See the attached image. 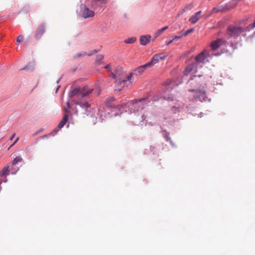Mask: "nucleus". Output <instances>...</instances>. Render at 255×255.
Segmentation results:
<instances>
[{
  "label": "nucleus",
  "mask_w": 255,
  "mask_h": 255,
  "mask_svg": "<svg viewBox=\"0 0 255 255\" xmlns=\"http://www.w3.org/2000/svg\"><path fill=\"white\" fill-rule=\"evenodd\" d=\"M151 36L149 35H142L140 37V43L142 45H145L149 42Z\"/></svg>",
  "instance_id": "obj_13"
},
{
  "label": "nucleus",
  "mask_w": 255,
  "mask_h": 255,
  "mask_svg": "<svg viewBox=\"0 0 255 255\" xmlns=\"http://www.w3.org/2000/svg\"><path fill=\"white\" fill-rule=\"evenodd\" d=\"M43 131V129L42 128H40L39 129V130H38L37 131H36L34 134H33V136H35L36 135H38V134H39L40 132H41L42 131Z\"/></svg>",
  "instance_id": "obj_26"
},
{
  "label": "nucleus",
  "mask_w": 255,
  "mask_h": 255,
  "mask_svg": "<svg viewBox=\"0 0 255 255\" xmlns=\"http://www.w3.org/2000/svg\"><path fill=\"white\" fill-rule=\"evenodd\" d=\"M224 41L221 39H217V40L212 41L210 44V47L212 50H216L220 47Z\"/></svg>",
  "instance_id": "obj_9"
},
{
  "label": "nucleus",
  "mask_w": 255,
  "mask_h": 255,
  "mask_svg": "<svg viewBox=\"0 0 255 255\" xmlns=\"http://www.w3.org/2000/svg\"><path fill=\"white\" fill-rule=\"evenodd\" d=\"M192 8V6L191 5H186L185 8L183 9V11H185L187 9H191Z\"/></svg>",
  "instance_id": "obj_27"
},
{
  "label": "nucleus",
  "mask_w": 255,
  "mask_h": 255,
  "mask_svg": "<svg viewBox=\"0 0 255 255\" xmlns=\"http://www.w3.org/2000/svg\"><path fill=\"white\" fill-rule=\"evenodd\" d=\"M253 26L254 27H255V22L253 23Z\"/></svg>",
  "instance_id": "obj_40"
},
{
  "label": "nucleus",
  "mask_w": 255,
  "mask_h": 255,
  "mask_svg": "<svg viewBox=\"0 0 255 255\" xmlns=\"http://www.w3.org/2000/svg\"><path fill=\"white\" fill-rule=\"evenodd\" d=\"M46 26L44 24H40L37 28L34 35L35 38L38 40L42 36L45 30Z\"/></svg>",
  "instance_id": "obj_6"
},
{
  "label": "nucleus",
  "mask_w": 255,
  "mask_h": 255,
  "mask_svg": "<svg viewBox=\"0 0 255 255\" xmlns=\"http://www.w3.org/2000/svg\"><path fill=\"white\" fill-rule=\"evenodd\" d=\"M136 37H132L128 38L127 39H125L124 40V42L126 43L132 44V43H133L136 41Z\"/></svg>",
  "instance_id": "obj_18"
},
{
  "label": "nucleus",
  "mask_w": 255,
  "mask_h": 255,
  "mask_svg": "<svg viewBox=\"0 0 255 255\" xmlns=\"http://www.w3.org/2000/svg\"><path fill=\"white\" fill-rule=\"evenodd\" d=\"M68 115L66 114L63 117L62 120L60 122V123H59V124L57 126V128H58V129L55 128V129H54L52 131H51L50 133V134L54 135V134L58 130V129L63 128L64 127V126L65 125V124L67 123V122L68 121Z\"/></svg>",
  "instance_id": "obj_7"
},
{
  "label": "nucleus",
  "mask_w": 255,
  "mask_h": 255,
  "mask_svg": "<svg viewBox=\"0 0 255 255\" xmlns=\"http://www.w3.org/2000/svg\"><path fill=\"white\" fill-rule=\"evenodd\" d=\"M59 80L57 81V83L58 84L59 83Z\"/></svg>",
  "instance_id": "obj_43"
},
{
  "label": "nucleus",
  "mask_w": 255,
  "mask_h": 255,
  "mask_svg": "<svg viewBox=\"0 0 255 255\" xmlns=\"http://www.w3.org/2000/svg\"><path fill=\"white\" fill-rule=\"evenodd\" d=\"M47 137V135L45 134L44 135H43L42 137V138H44V137Z\"/></svg>",
  "instance_id": "obj_38"
},
{
  "label": "nucleus",
  "mask_w": 255,
  "mask_h": 255,
  "mask_svg": "<svg viewBox=\"0 0 255 255\" xmlns=\"http://www.w3.org/2000/svg\"><path fill=\"white\" fill-rule=\"evenodd\" d=\"M73 101L76 105H79L81 107H82L83 108H88L90 106V105L87 102L82 103L81 102L75 101L74 99H73Z\"/></svg>",
  "instance_id": "obj_16"
},
{
  "label": "nucleus",
  "mask_w": 255,
  "mask_h": 255,
  "mask_svg": "<svg viewBox=\"0 0 255 255\" xmlns=\"http://www.w3.org/2000/svg\"><path fill=\"white\" fill-rule=\"evenodd\" d=\"M194 78H197V76H194Z\"/></svg>",
  "instance_id": "obj_44"
},
{
  "label": "nucleus",
  "mask_w": 255,
  "mask_h": 255,
  "mask_svg": "<svg viewBox=\"0 0 255 255\" xmlns=\"http://www.w3.org/2000/svg\"><path fill=\"white\" fill-rule=\"evenodd\" d=\"M104 58V56L103 55L100 54L97 55V61H100L102 60Z\"/></svg>",
  "instance_id": "obj_25"
},
{
  "label": "nucleus",
  "mask_w": 255,
  "mask_h": 255,
  "mask_svg": "<svg viewBox=\"0 0 255 255\" xmlns=\"http://www.w3.org/2000/svg\"><path fill=\"white\" fill-rule=\"evenodd\" d=\"M69 96L71 99H73L75 96L77 98H81V88H76L74 89L69 93Z\"/></svg>",
  "instance_id": "obj_10"
},
{
  "label": "nucleus",
  "mask_w": 255,
  "mask_h": 255,
  "mask_svg": "<svg viewBox=\"0 0 255 255\" xmlns=\"http://www.w3.org/2000/svg\"><path fill=\"white\" fill-rule=\"evenodd\" d=\"M190 92H195V95L200 101H205L207 99L206 93L204 90H189Z\"/></svg>",
  "instance_id": "obj_5"
},
{
  "label": "nucleus",
  "mask_w": 255,
  "mask_h": 255,
  "mask_svg": "<svg viewBox=\"0 0 255 255\" xmlns=\"http://www.w3.org/2000/svg\"><path fill=\"white\" fill-rule=\"evenodd\" d=\"M18 140H19V137H17L16 138V139L14 140V141L13 142V143L10 146L9 149L10 148H11V147H12L18 141Z\"/></svg>",
  "instance_id": "obj_29"
},
{
  "label": "nucleus",
  "mask_w": 255,
  "mask_h": 255,
  "mask_svg": "<svg viewBox=\"0 0 255 255\" xmlns=\"http://www.w3.org/2000/svg\"><path fill=\"white\" fill-rule=\"evenodd\" d=\"M18 167H16V168L12 167L11 169H9L11 171V173L12 174H14L16 173V172L18 170Z\"/></svg>",
  "instance_id": "obj_23"
},
{
  "label": "nucleus",
  "mask_w": 255,
  "mask_h": 255,
  "mask_svg": "<svg viewBox=\"0 0 255 255\" xmlns=\"http://www.w3.org/2000/svg\"><path fill=\"white\" fill-rule=\"evenodd\" d=\"M205 53H206V51L204 50L202 52H201L200 53H199L198 55H197L196 56V57H195L196 61L199 63L203 62L206 58Z\"/></svg>",
  "instance_id": "obj_14"
},
{
  "label": "nucleus",
  "mask_w": 255,
  "mask_h": 255,
  "mask_svg": "<svg viewBox=\"0 0 255 255\" xmlns=\"http://www.w3.org/2000/svg\"><path fill=\"white\" fill-rule=\"evenodd\" d=\"M193 66L191 65L187 66L184 71V74L187 75L193 69Z\"/></svg>",
  "instance_id": "obj_20"
},
{
  "label": "nucleus",
  "mask_w": 255,
  "mask_h": 255,
  "mask_svg": "<svg viewBox=\"0 0 255 255\" xmlns=\"http://www.w3.org/2000/svg\"><path fill=\"white\" fill-rule=\"evenodd\" d=\"M110 67V65L109 64L107 65L105 67V69H109Z\"/></svg>",
  "instance_id": "obj_35"
},
{
  "label": "nucleus",
  "mask_w": 255,
  "mask_h": 255,
  "mask_svg": "<svg viewBox=\"0 0 255 255\" xmlns=\"http://www.w3.org/2000/svg\"><path fill=\"white\" fill-rule=\"evenodd\" d=\"M144 106H145V105H144L142 104L141 108V109L144 108Z\"/></svg>",
  "instance_id": "obj_39"
},
{
  "label": "nucleus",
  "mask_w": 255,
  "mask_h": 255,
  "mask_svg": "<svg viewBox=\"0 0 255 255\" xmlns=\"http://www.w3.org/2000/svg\"><path fill=\"white\" fill-rule=\"evenodd\" d=\"M10 165L9 164L5 166L3 169L0 171V176H3L7 175V173L10 171Z\"/></svg>",
  "instance_id": "obj_15"
},
{
  "label": "nucleus",
  "mask_w": 255,
  "mask_h": 255,
  "mask_svg": "<svg viewBox=\"0 0 255 255\" xmlns=\"http://www.w3.org/2000/svg\"><path fill=\"white\" fill-rule=\"evenodd\" d=\"M173 41V40H172V39L171 40H170V41H168L166 42V45H169L170 44H171L172 42Z\"/></svg>",
  "instance_id": "obj_31"
},
{
  "label": "nucleus",
  "mask_w": 255,
  "mask_h": 255,
  "mask_svg": "<svg viewBox=\"0 0 255 255\" xmlns=\"http://www.w3.org/2000/svg\"><path fill=\"white\" fill-rule=\"evenodd\" d=\"M201 13V11H198L196 12L194 15H193L189 19V21L192 24L196 23L200 19V15Z\"/></svg>",
  "instance_id": "obj_12"
},
{
  "label": "nucleus",
  "mask_w": 255,
  "mask_h": 255,
  "mask_svg": "<svg viewBox=\"0 0 255 255\" xmlns=\"http://www.w3.org/2000/svg\"><path fill=\"white\" fill-rule=\"evenodd\" d=\"M124 69L121 67H117L114 72L112 73L113 78L116 79V86L119 90H121V88L128 86L132 83L131 80L132 73L126 77L124 76Z\"/></svg>",
  "instance_id": "obj_1"
},
{
  "label": "nucleus",
  "mask_w": 255,
  "mask_h": 255,
  "mask_svg": "<svg viewBox=\"0 0 255 255\" xmlns=\"http://www.w3.org/2000/svg\"><path fill=\"white\" fill-rule=\"evenodd\" d=\"M167 28H168V26H165V27L157 30V31L155 33V37H157V36H159L160 34H161V33H162V32H163V31H164Z\"/></svg>",
  "instance_id": "obj_17"
},
{
  "label": "nucleus",
  "mask_w": 255,
  "mask_h": 255,
  "mask_svg": "<svg viewBox=\"0 0 255 255\" xmlns=\"http://www.w3.org/2000/svg\"><path fill=\"white\" fill-rule=\"evenodd\" d=\"M244 31V28L237 25H230L227 27L226 34L229 37H237Z\"/></svg>",
  "instance_id": "obj_2"
},
{
  "label": "nucleus",
  "mask_w": 255,
  "mask_h": 255,
  "mask_svg": "<svg viewBox=\"0 0 255 255\" xmlns=\"http://www.w3.org/2000/svg\"><path fill=\"white\" fill-rule=\"evenodd\" d=\"M23 37L22 35H20L18 36L16 39V41L17 42H20L23 40Z\"/></svg>",
  "instance_id": "obj_24"
},
{
  "label": "nucleus",
  "mask_w": 255,
  "mask_h": 255,
  "mask_svg": "<svg viewBox=\"0 0 255 255\" xmlns=\"http://www.w3.org/2000/svg\"><path fill=\"white\" fill-rule=\"evenodd\" d=\"M194 30V29L193 28H190L189 29H188L187 30H186L185 32H184L182 34V36H186L187 35H188L189 34L191 33V32H192Z\"/></svg>",
  "instance_id": "obj_21"
},
{
  "label": "nucleus",
  "mask_w": 255,
  "mask_h": 255,
  "mask_svg": "<svg viewBox=\"0 0 255 255\" xmlns=\"http://www.w3.org/2000/svg\"><path fill=\"white\" fill-rule=\"evenodd\" d=\"M144 100H145V99H144V98H141V99H139V100H135V102L136 103H137V102H142V101H144Z\"/></svg>",
  "instance_id": "obj_30"
},
{
  "label": "nucleus",
  "mask_w": 255,
  "mask_h": 255,
  "mask_svg": "<svg viewBox=\"0 0 255 255\" xmlns=\"http://www.w3.org/2000/svg\"><path fill=\"white\" fill-rule=\"evenodd\" d=\"M92 54H93V53H90V54H88V55L90 56V55H91Z\"/></svg>",
  "instance_id": "obj_41"
},
{
  "label": "nucleus",
  "mask_w": 255,
  "mask_h": 255,
  "mask_svg": "<svg viewBox=\"0 0 255 255\" xmlns=\"http://www.w3.org/2000/svg\"><path fill=\"white\" fill-rule=\"evenodd\" d=\"M82 6V11L81 13V15L83 18H84V19H86L88 18L93 17L94 16L95 13L94 11L90 9L85 5H83Z\"/></svg>",
  "instance_id": "obj_4"
},
{
  "label": "nucleus",
  "mask_w": 255,
  "mask_h": 255,
  "mask_svg": "<svg viewBox=\"0 0 255 255\" xmlns=\"http://www.w3.org/2000/svg\"><path fill=\"white\" fill-rule=\"evenodd\" d=\"M30 68H29V66H25V67H24L22 70H29L30 69Z\"/></svg>",
  "instance_id": "obj_33"
},
{
  "label": "nucleus",
  "mask_w": 255,
  "mask_h": 255,
  "mask_svg": "<svg viewBox=\"0 0 255 255\" xmlns=\"http://www.w3.org/2000/svg\"><path fill=\"white\" fill-rule=\"evenodd\" d=\"M93 91V89L90 88L88 86H84L81 89V97L83 98L89 95Z\"/></svg>",
  "instance_id": "obj_11"
},
{
  "label": "nucleus",
  "mask_w": 255,
  "mask_h": 255,
  "mask_svg": "<svg viewBox=\"0 0 255 255\" xmlns=\"http://www.w3.org/2000/svg\"><path fill=\"white\" fill-rule=\"evenodd\" d=\"M168 56V54L166 52H162L155 54L152 58L151 61L148 62L149 66L151 67L154 64L159 62L160 60H163Z\"/></svg>",
  "instance_id": "obj_3"
},
{
  "label": "nucleus",
  "mask_w": 255,
  "mask_h": 255,
  "mask_svg": "<svg viewBox=\"0 0 255 255\" xmlns=\"http://www.w3.org/2000/svg\"><path fill=\"white\" fill-rule=\"evenodd\" d=\"M15 135V133H13L12 136L10 137L9 140H12Z\"/></svg>",
  "instance_id": "obj_32"
},
{
  "label": "nucleus",
  "mask_w": 255,
  "mask_h": 255,
  "mask_svg": "<svg viewBox=\"0 0 255 255\" xmlns=\"http://www.w3.org/2000/svg\"><path fill=\"white\" fill-rule=\"evenodd\" d=\"M147 67H150V66H149V65H148V63H146L143 65L140 66L137 68L136 69H135L134 70L133 73L132 74L136 76L140 75L145 71V70Z\"/></svg>",
  "instance_id": "obj_8"
},
{
  "label": "nucleus",
  "mask_w": 255,
  "mask_h": 255,
  "mask_svg": "<svg viewBox=\"0 0 255 255\" xmlns=\"http://www.w3.org/2000/svg\"><path fill=\"white\" fill-rule=\"evenodd\" d=\"M182 37V35H180V36H173L172 37V40H174L175 39H180V38H181Z\"/></svg>",
  "instance_id": "obj_28"
},
{
  "label": "nucleus",
  "mask_w": 255,
  "mask_h": 255,
  "mask_svg": "<svg viewBox=\"0 0 255 255\" xmlns=\"http://www.w3.org/2000/svg\"><path fill=\"white\" fill-rule=\"evenodd\" d=\"M96 52H97V51H96L95 50H94V53H95Z\"/></svg>",
  "instance_id": "obj_42"
},
{
  "label": "nucleus",
  "mask_w": 255,
  "mask_h": 255,
  "mask_svg": "<svg viewBox=\"0 0 255 255\" xmlns=\"http://www.w3.org/2000/svg\"><path fill=\"white\" fill-rule=\"evenodd\" d=\"M66 104H67V108L69 109L70 108V103H69V102L68 101L67 102Z\"/></svg>",
  "instance_id": "obj_34"
},
{
  "label": "nucleus",
  "mask_w": 255,
  "mask_h": 255,
  "mask_svg": "<svg viewBox=\"0 0 255 255\" xmlns=\"http://www.w3.org/2000/svg\"><path fill=\"white\" fill-rule=\"evenodd\" d=\"M60 86H58L57 88H56V93H57L59 90V88H60Z\"/></svg>",
  "instance_id": "obj_37"
},
{
  "label": "nucleus",
  "mask_w": 255,
  "mask_h": 255,
  "mask_svg": "<svg viewBox=\"0 0 255 255\" xmlns=\"http://www.w3.org/2000/svg\"><path fill=\"white\" fill-rule=\"evenodd\" d=\"M86 55V53L85 52H81L79 53H77L75 55V58H78V57H82V56H84L85 55Z\"/></svg>",
  "instance_id": "obj_22"
},
{
  "label": "nucleus",
  "mask_w": 255,
  "mask_h": 255,
  "mask_svg": "<svg viewBox=\"0 0 255 255\" xmlns=\"http://www.w3.org/2000/svg\"><path fill=\"white\" fill-rule=\"evenodd\" d=\"M174 109H177V108L175 106H173L172 108V110L174 111Z\"/></svg>",
  "instance_id": "obj_36"
},
{
  "label": "nucleus",
  "mask_w": 255,
  "mask_h": 255,
  "mask_svg": "<svg viewBox=\"0 0 255 255\" xmlns=\"http://www.w3.org/2000/svg\"><path fill=\"white\" fill-rule=\"evenodd\" d=\"M22 160V159L20 156H17L13 160L12 164V165H15L18 162H21Z\"/></svg>",
  "instance_id": "obj_19"
}]
</instances>
